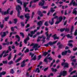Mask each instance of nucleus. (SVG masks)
Masks as SVG:
<instances>
[{"instance_id": "obj_62", "label": "nucleus", "mask_w": 77, "mask_h": 77, "mask_svg": "<svg viewBox=\"0 0 77 77\" xmlns=\"http://www.w3.org/2000/svg\"><path fill=\"white\" fill-rule=\"evenodd\" d=\"M26 76L27 77H29V73L28 72L26 73Z\"/></svg>"}, {"instance_id": "obj_16", "label": "nucleus", "mask_w": 77, "mask_h": 77, "mask_svg": "<svg viewBox=\"0 0 77 77\" xmlns=\"http://www.w3.org/2000/svg\"><path fill=\"white\" fill-rule=\"evenodd\" d=\"M15 37L16 38H17V39H18V42H20V36H19L18 35H16L15 36Z\"/></svg>"}, {"instance_id": "obj_29", "label": "nucleus", "mask_w": 77, "mask_h": 77, "mask_svg": "<svg viewBox=\"0 0 77 77\" xmlns=\"http://www.w3.org/2000/svg\"><path fill=\"white\" fill-rule=\"evenodd\" d=\"M25 66H26L25 63H21V67H24Z\"/></svg>"}, {"instance_id": "obj_38", "label": "nucleus", "mask_w": 77, "mask_h": 77, "mask_svg": "<svg viewBox=\"0 0 77 77\" xmlns=\"http://www.w3.org/2000/svg\"><path fill=\"white\" fill-rule=\"evenodd\" d=\"M77 72V70H74V71H73V72H72L70 73V75H72V74H74V73H75V72Z\"/></svg>"}, {"instance_id": "obj_33", "label": "nucleus", "mask_w": 77, "mask_h": 77, "mask_svg": "<svg viewBox=\"0 0 77 77\" xmlns=\"http://www.w3.org/2000/svg\"><path fill=\"white\" fill-rule=\"evenodd\" d=\"M10 73L12 74H13L14 73V69H11Z\"/></svg>"}, {"instance_id": "obj_42", "label": "nucleus", "mask_w": 77, "mask_h": 77, "mask_svg": "<svg viewBox=\"0 0 77 77\" xmlns=\"http://www.w3.org/2000/svg\"><path fill=\"white\" fill-rule=\"evenodd\" d=\"M19 18H20V19H21V20H24V16L23 15L20 16Z\"/></svg>"}, {"instance_id": "obj_15", "label": "nucleus", "mask_w": 77, "mask_h": 77, "mask_svg": "<svg viewBox=\"0 0 77 77\" xmlns=\"http://www.w3.org/2000/svg\"><path fill=\"white\" fill-rule=\"evenodd\" d=\"M51 35H52V34H50L49 35H48V36H46L47 38H46L47 40L48 41H49L50 38L51 36Z\"/></svg>"}, {"instance_id": "obj_32", "label": "nucleus", "mask_w": 77, "mask_h": 77, "mask_svg": "<svg viewBox=\"0 0 77 77\" xmlns=\"http://www.w3.org/2000/svg\"><path fill=\"white\" fill-rule=\"evenodd\" d=\"M9 42H7V43H3L2 44V45H9Z\"/></svg>"}, {"instance_id": "obj_23", "label": "nucleus", "mask_w": 77, "mask_h": 77, "mask_svg": "<svg viewBox=\"0 0 77 77\" xmlns=\"http://www.w3.org/2000/svg\"><path fill=\"white\" fill-rule=\"evenodd\" d=\"M77 9V8H75V9H73V11L72 14H74L75 13H77V11H76V10Z\"/></svg>"}, {"instance_id": "obj_36", "label": "nucleus", "mask_w": 77, "mask_h": 77, "mask_svg": "<svg viewBox=\"0 0 77 77\" xmlns=\"http://www.w3.org/2000/svg\"><path fill=\"white\" fill-rule=\"evenodd\" d=\"M38 46V44H35L33 46V48H36V47H37Z\"/></svg>"}, {"instance_id": "obj_45", "label": "nucleus", "mask_w": 77, "mask_h": 77, "mask_svg": "<svg viewBox=\"0 0 77 77\" xmlns=\"http://www.w3.org/2000/svg\"><path fill=\"white\" fill-rule=\"evenodd\" d=\"M29 52V50L28 49H26V50L24 51V53H27Z\"/></svg>"}, {"instance_id": "obj_34", "label": "nucleus", "mask_w": 77, "mask_h": 77, "mask_svg": "<svg viewBox=\"0 0 77 77\" xmlns=\"http://www.w3.org/2000/svg\"><path fill=\"white\" fill-rule=\"evenodd\" d=\"M42 38L43 39V41H44V40L46 39V37L45 36H44V35H42Z\"/></svg>"}, {"instance_id": "obj_60", "label": "nucleus", "mask_w": 77, "mask_h": 77, "mask_svg": "<svg viewBox=\"0 0 77 77\" xmlns=\"http://www.w3.org/2000/svg\"><path fill=\"white\" fill-rule=\"evenodd\" d=\"M15 44H16V45H17V46L18 45H20V44L18 43V42L17 41H16L15 42Z\"/></svg>"}, {"instance_id": "obj_49", "label": "nucleus", "mask_w": 77, "mask_h": 77, "mask_svg": "<svg viewBox=\"0 0 77 77\" xmlns=\"http://www.w3.org/2000/svg\"><path fill=\"white\" fill-rule=\"evenodd\" d=\"M48 8V6H43L42 7V8L43 9H47Z\"/></svg>"}, {"instance_id": "obj_8", "label": "nucleus", "mask_w": 77, "mask_h": 77, "mask_svg": "<svg viewBox=\"0 0 77 77\" xmlns=\"http://www.w3.org/2000/svg\"><path fill=\"white\" fill-rule=\"evenodd\" d=\"M45 21V20H43L42 21H41L39 22H38L37 23V25H38L39 26H42V24H43V23Z\"/></svg>"}, {"instance_id": "obj_51", "label": "nucleus", "mask_w": 77, "mask_h": 77, "mask_svg": "<svg viewBox=\"0 0 77 77\" xmlns=\"http://www.w3.org/2000/svg\"><path fill=\"white\" fill-rule=\"evenodd\" d=\"M11 31H12V32H14V28L13 27H12L11 28Z\"/></svg>"}, {"instance_id": "obj_50", "label": "nucleus", "mask_w": 77, "mask_h": 77, "mask_svg": "<svg viewBox=\"0 0 77 77\" xmlns=\"http://www.w3.org/2000/svg\"><path fill=\"white\" fill-rule=\"evenodd\" d=\"M69 31V28L67 29L66 28V29H65V32H68Z\"/></svg>"}, {"instance_id": "obj_52", "label": "nucleus", "mask_w": 77, "mask_h": 77, "mask_svg": "<svg viewBox=\"0 0 77 77\" xmlns=\"http://www.w3.org/2000/svg\"><path fill=\"white\" fill-rule=\"evenodd\" d=\"M17 57V54H15V55L14 56V57L13 58V60L15 61V59H16V58Z\"/></svg>"}, {"instance_id": "obj_27", "label": "nucleus", "mask_w": 77, "mask_h": 77, "mask_svg": "<svg viewBox=\"0 0 77 77\" xmlns=\"http://www.w3.org/2000/svg\"><path fill=\"white\" fill-rule=\"evenodd\" d=\"M20 35H21V36H22V38H23L24 37V33H23V32H20Z\"/></svg>"}, {"instance_id": "obj_39", "label": "nucleus", "mask_w": 77, "mask_h": 77, "mask_svg": "<svg viewBox=\"0 0 77 77\" xmlns=\"http://www.w3.org/2000/svg\"><path fill=\"white\" fill-rule=\"evenodd\" d=\"M34 15H35V12H32L31 15V18H33Z\"/></svg>"}, {"instance_id": "obj_30", "label": "nucleus", "mask_w": 77, "mask_h": 77, "mask_svg": "<svg viewBox=\"0 0 77 77\" xmlns=\"http://www.w3.org/2000/svg\"><path fill=\"white\" fill-rule=\"evenodd\" d=\"M45 26H48L49 24L48 23V21H46L44 23Z\"/></svg>"}, {"instance_id": "obj_22", "label": "nucleus", "mask_w": 77, "mask_h": 77, "mask_svg": "<svg viewBox=\"0 0 77 77\" xmlns=\"http://www.w3.org/2000/svg\"><path fill=\"white\" fill-rule=\"evenodd\" d=\"M37 72H38V73H39V72H40V71L39 70V68H36V70L35 71V72H37Z\"/></svg>"}, {"instance_id": "obj_10", "label": "nucleus", "mask_w": 77, "mask_h": 77, "mask_svg": "<svg viewBox=\"0 0 77 77\" xmlns=\"http://www.w3.org/2000/svg\"><path fill=\"white\" fill-rule=\"evenodd\" d=\"M68 53V51H64L62 52L61 53L62 55V56H65L67 54V53Z\"/></svg>"}, {"instance_id": "obj_35", "label": "nucleus", "mask_w": 77, "mask_h": 77, "mask_svg": "<svg viewBox=\"0 0 77 77\" xmlns=\"http://www.w3.org/2000/svg\"><path fill=\"white\" fill-rule=\"evenodd\" d=\"M51 11L52 13L54 12L55 11V10H53V8H51Z\"/></svg>"}, {"instance_id": "obj_44", "label": "nucleus", "mask_w": 77, "mask_h": 77, "mask_svg": "<svg viewBox=\"0 0 77 77\" xmlns=\"http://www.w3.org/2000/svg\"><path fill=\"white\" fill-rule=\"evenodd\" d=\"M49 67H48L47 68H45L44 69V71L45 72L46 71H47V70H48V69Z\"/></svg>"}, {"instance_id": "obj_4", "label": "nucleus", "mask_w": 77, "mask_h": 77, "mask_svg": "<svg viewBox=\"0 0 77 77\" xmlns=\"http://www.w3.org/2000/svg\"><path fill=\"white\" fill-rule=\"evenodd\" d=\"M58 20L59 21H57L55 22V24H59V23L61 21H62V20H63V17L62 16H60L58 18Z\"/></svg>"}, {"instance_id": "obj_54", "label": "nucleus", "mask_w": 77, "mask_h": 77, "mask_svg": "<svg viewBox=\"0 0 77 77\" xmlns=\"http://www.w3.org/2000/svg\"><path fill=\"white\" fill-rule=\"evenodd\" d=\"M30 33L31 34V35H33V34H35V32H34L33 31H31Z\"/></svg>"}, {"instance_id": "obj_43", "label": "nucleus", "mask_w": 77, "mask_h": 77, "mask_svg": "<svg viewBox=\"0 0 77 77\" xmlns=\"http://www.w3.org/2000/svg\"><path fill=\"white\" fill-rule=\"evenodd\" d=\"M32 3H33V1H32L30 2V5L29 6V8H31L32 6Z\"/></svg>"}, {"instance_id": "obj_31", "label": "nucleus", "mask_w": 77, "mask_h": 77, "mask_svg": "<svg viewBox=\"0 0 77 77\" xmlns=\"http://www.w3.org/2000/svg\"><path fill=\"white\" fill-rule=\"evenodd\" d=\"M48 52H45L43 53V55H44L45 57L47 55V54H48Z\"/></svg>"}, {"instance_id": "obj_46", "label": "nucleus", "mask_w": 77, "mask_h": 77, "mask_svg": "<svg viewBox=\"0 0 77 77\" xmlns=\"http://www.w3.org/2000/svg\"><path fill=\"white\" fill-rule=\"evenodd\" d=\"M48 32H49L48 31L45 32V35H46V36H48Z\"/></svg>"}, {"instance_id": "obj_1", "label": "nucleus", "mask_w": 77, "mask_h": 77, "mask_svg": "<svg viewBox=\"0 0 77 77\" xmlns=\"http://www.w3.org/2000/svg\"><path fill=\"white\" fill-rule=\"evenodd\" d=\"M29 3V2H23V8H24L25 9V11L26 12H27V11L28 12H30V11L29 10H28L29 8H27L26 6H27V5Z\"/></svg>"}, {"instance_id": "obj_53", "label": "nucleus", "mask_w": 77, "mask_h": 77, "mask_svg": "<svg viewBox=\"0 0 77 77\" xmlns=\"http://www.w3.org/2000/svg\"><path fill=\"white\" fill-rule=\"evenodd\" d=\"M22 44V42H20V45L19 46L20 47H22L23 45Z\"/></svg>"}, {"instance_id": "obj_19", "label": "nucleus", "mask_w": 77, "mask_h": 77, "mask_svg": "<svg viewBox=\"0 0 77 77\" xmlns=\"http://www.w3.org/2000/svg\"><path fill=\"white\" fill-rule=\"evenodd\" d=\"M6 74V72H4V71H3L2 72H1L0 74L1 75H5Z\"/></svg>"}, {"instance_id": "obj_61", "label": "nucleus", "mask_w": 77, "mask_h": 77, "mask_svg": "<svg viewBox=\"0 0 77 77\" xmlns=\"http://www.w3.org/2000/svg\"><path fill=\"white\" fill-rule=\"evenodd\" d=\"M11 48L12 49H15V46L14 45H12L11 47Z\"/></svg>"}, {"instance_id": "obj_56", "label": "nucleus", "mask_w": 77, "mask_h": 77, "mask_svg": "<svg viewBox=\"0 0 77 77\" xmlns=\"http://www.w3.org/2000/svg\"><path fill=\"white\" fill-rule=\"evenodd\" d=\"M30 39V38H29V36H28L27 37V38L25 39V40H26V41H29Z\"/></svg>"}, {"instance_id": "obj_48", "label": "nucleus", "mask_w": 77, "mask_h": 77, "mask_svg": "<svg viewBox=\"0 0 77 77\" xmlns=\"http://www.w3.org/2000/svg\"><path fill=\"white\" fill-rule=\"evenodd\" d=\"M0 27H1V29H2V28H3V27H4V24H2L0 25Z\"/></svg>"}, {"instance_id": "obj_20", "label": "nucleus", "mask_w": 77, "mask_h": 77, "mask_svg": "<svg viewBox=\"0 0 77 77\" xmlns=\"http://www.w3.org/2000/svg\"><path fill=\"white\" fill-rule=\"evenodd\" d=\"M44 5V2H43V3L42 2H39L38 5H41V6H43Z\"/></svg>"}, {"instance_id": "obj_47", "label": "nucleus", "mask_w": 77, "mask_h": 77, "mask_svg": "<svg viewBox=\"0 0 77 77\" xmlns=\"http://www.w3.org/2000/svg\"><path fill=\"white\" fill-rule=\"evenodd\" d=\"M8 18H9V16H8L6 17L5 18V20L6 21H7V20H8Z\"/></svg>"}, {"instance_id": "obj_57", "label": "nucleus", "mask_w": 77, "mask_h": 77, "mask_svg": "<svg viewBox=\"0 0 77 77\" xmlns=\"http://www.w3.org/2000/svg\"><path fill=\"white\" fill-rule=\"evenodd\" d=\"M30 27V24H28L26 26V28H27V27Z\"/></svg>"}, {"instance_id": "obj_28", "label": "nucleus", "mask_w": 77, "mask_h": 77, "mask_svg": "<svg viewBox=\"0 0 77 77\" xmlns=\"http://www.w3.org/2000/svg\"><path fill=\"white\" fill-rule=\"evenodd\" d=\"M67 45H69V47H71V48L73 47V45H72V44L71 43H68Z\"/></svg>"}, {"instance_id": "obj_64", "label": "nucleus", "mask_w": 77, "mask_h": 77, "mask_svg": "<svg viewBox=\"0 0 77 77\" xmlns=\"http://www.w3.org/2000/svg\"><path fill=\"white\" fill-rule=\"evenodd\" d=\"M77 48H74L73 49V51H76V50H77Z\"/></svg>"}, {"instance_id": "obj_9", "label": "nucleus", "mask_w": 77, "mask_h": 77, "mask_svg": "<svg viewBox=\"0 0 77 77\" xmlns=\"http://www.w3.org/2000/svg\"><path fill=\"white\" fill-rule=\"evenodd\" d=\"M9 11H10V8H8V9L7 11H2V15H5L6 14H8L9 13Z\"/></svg>"}, {"instance_id": "obj_26", "label": "nucleus", "mask_w": 77, "mask_h": 77, "mask_svg": "<svg viewBox=\"0 0 77 77\" xmlns=\"http://www.w3.org/2000/svg\"><path fill=\"white\" fill-rule=\"evenodd\" d=\"M8 63L9 64V65H11V64H13L14 63V61H13L12 60L11 61H9Z\"/></svg>"}, {"instance_id": "obj_2", "label": "nucleus", "mask_w": 77, "mask_h": 77, "mask_svg": "<svg viewBox=\"0 0 77 77\" xmlns=\"http://www.w3.org/2000/svg\"><path fill=\"white\" fill-rule=\"evenodd\" d=\"M74 0H72L70 3L69 4V6H72L73 5V6H77V3L76 4L75 2H74Z\"/></svg>"}, {"instance_id": "obj_37", "label": "nucleus", "mask_w": 77, "mask_h": 77, "mask_svg": "<svg viewBox=\"0 0 77 77\" xmlns=\"http://www.w3.org/2000/svg\"><path fill=\"white\" fill-rule=\"evenodd\" d=\"M18 12V14H17V16L18 17H20V11H17Z\"/></svg>"}, {"instance_id": "obj_18", "label": "nucleus", "mask_w": 77, "mask_h": 77, "mask_svg": "<svg viewBox=\"0 0 77 77\" xmlns=\"http://www.w3.org/2000/svg\"><path fill=\"white\" fill-rule=\"evenodd\" d=\"M12 56V53H11L9 54V56L8 58V60H11V56Z\"/></svg>"}, {"instance_id": "obj_21", "label": "nucleus", "mask_w": 77, "mask_h": 77, "mask_svg": "<svg viewBox=\"0 0 77 77\" xmlns=\"http://www.w3.org/2000/svg\"><path fill=\"white\" fill-rule=\"evenodd\" d=\"M47 59H48V58H47V57H46L44 59V61L45 62H46V63H48V61L47 60Z\"/></svg>"}, {"instance_id": "obj_14", "label": "nucleus", "mask_w": 77, "mask_h": 77, "mask_svg": "<svg viewBox=\"0 0 77 77\" xmlns=\"http://www.w3.org/2000/svg\"><path fill=\"white\" fill-rule=\"evenodd\" d=\"M29 14H26L25 15V18H27V20H29V18H30V16H29Z\"/></svg>"}, {"instance_id": "obj_6", "label": "nucleus", "mask_w": 77, "mask_h": 77, "mask_svg": "<svg viewBox=\"0 0 77 77\" xmlns=\"http://www.w3.org/2000/svg\"><path fill=\"white\" fill-rule=\"evenodd\" d=\"M16 9L17 11H20V10H19V9L20 11H21L22 10L21 6L19 5H16Z\"/></svg>"}, {"instance_id": "obj_41", "label": "nucleus", "mask_w": 77, "mask_h": 77, "mask_svg": "<svg viewBox=\"0 0 77 77\" xmlns=\"http://www.w3.org/2000/svg\"><path fill=\"white\" fill-rule=\"evenodd\" d=\"M2 63H3L4 64H7L8 62L7 61H2Z\"/></svg>"}, {"instance_id": "obj_17", "label": "nucleus", "mask_w": 77, "mask_h": 77, "mask_svg": "<svg viewBox=\"0 0 77 77\" xmlns=\"http://www.w3.org/2000/svg\"><path fill=\"white\" fill-rule=\"evenodd\" d=\"M36 55H35L34 56L33 58L31 59V61H32V60H36Z\"/></svg>"}, {"instance_id": "obj_59", "label": "nucleus", "mask_w": 77, "mask_h": 77, "mask_svg": "<svg viewBox=\"0 0 77 77\" xmlns=\"http://www.w3.org/2000/svg\"><path fill=\"white\" fill-rule=\"evenodd\" d=\"M54 40H56V39H59V37H57V36H55L54 37Z\"/></svg>"}, {"instance_id": "obj_7", "label": "nucleus", "mask_w": 77, "mask_h": 77, "mask_svg": "<svg viewBox=\"0 0 77 77\" xmlns=\"http://www.w3.org/2000/svg\"><path fill=\"white\" fill-rule=\"evenodd\" d=\"M61 65L62 66H63V65H65V66H64V68H68V63H63L61 64Z\"/></svg>"}, {"instance_id": "obj_63", "label": "nucleus", "mask_w": 77, "mask_h": 77, "mask_svg": "<svg viewBox=\"0 0 77 77\" xmlns=\"http://www.w3.org/2000/svg\"><path fill=\"white\" fill-rule=\"evenodd\" d=\"M21 26L22 27L24 26V24H23V22H22L21 23Z\"/></svg>"}, {"instance_id": "obj_58", "label": "nucleus", "mask_w": 77, "mask_h": 77, "mask_svg": "<svg viewBox=\"0 0 77 77\" xmlns=\"http://www.w3.org/2000/svg\"><path fill=\"white\" fill-rule=\"evenodd\" d=\"M42 14V12L41 11H39L38 12V15H41Z\"/></svg>"}, {"instance_id": "obj_11", "label": "nucleus", "mask_w": 77, "mask_h": 77, "mask_svg": "<svg viewBox=\"0 0 77 77\" xmlns=\"http://www.w3.org/2000/svg\"><path fill=\"white\" fill-rule=\"evenodd\" d=\"M8 50L7 51L6 53H9V51H12L11 46L8 47Z\"/></svg>"}, {"instance_id": "obj_13", "label": "nucleus", "mask_w": 77, "mask_h": 77, "mask_svg": "<svg viewBox=\"0 0 77 77\" xmlns=\"http://www.w3.org/2000/svg\"><path fill=\"white\" fill-rule=\"evenodd\" d=\"M2 32H1L0 34V35H2V38H3V37H5L6 35V32H3V35H2Z\"/></svg>"}, {"instance_id": "obj_25", "label": "nucleus", "mask_w": 77, "mask_h": 77, "mask_svg": "<svg viewBox=\"0 0 77 77\" xmlns=\"http://www.w3.org/2000/svg\"><path fill=\"white\" fill-rule=\"evenodd\" d=\"M35 55V54H33L32 52H31L29 54V56H31V57H33V56Z\"/></svg>"}, {"instance_id": "obj_5", "label": "nucleus", "mask_w": 77, "mask_h": 77, "mask_svg": "<svg viewBox=\"0 0 77 77\" xmlns=\"http://www.w3.org/2000/svg\"><path fill=\"white\" fill-rule=\"evenodd\" d=\"M57 41H58V40L55 41L53 42H52L51 41H50L48 43V44L51 46V45H54V44H55L56 43H57Z\"/></svg>"}, {"instance_id": "obj_55", "label": "nucleus", "mask_w": 77, "mask_h": 77, "mask_svg": "<svg viewBox=\"0 0 77 77\" xmlns=\"http://www.w3.org/2000/svg\"><path fill=\"white\" fill-rule=\"evenodd\" d=\"M74 30V26H72V28L71 29V32H72V31H73V30Z\"/></svg>"}, {"instance_id": "obj_12", "label": "nucleus", "mask_w": 77, "mask_h": 77, "mask_svg": "<svg viewBox=\"0 0 77 77\" xmlns=\"http://www.w3.org/2000/svg\"><path fill=\"white\" fill-rule=\"evenodd\" d=\"M51 21L49 20V23L50 24H51V25H53V24H54V18H52L51 19Z\"/></svg>"}, {"instance_id": "obj_24", "label": "nucleus", "mask_w": 77, "mask_h": 77, "mask_svg": "<svg viewBox=\"0 0 77 77\" xmlns=\"http://www.w3.org/2000/svg\"><path fill=\"white\" fill-rule=\"evenodd\" d=\"M65 28H61L60 29V31L61 32H64V31H65Z\"/></svg>"}, {"instance_id": "obj_3", "label": "nucleus", "mask_w": 77, "mask_h": 77, "mask_svg": "<svg viewBox=\"0 0 77 77\" xmlns=\"http://www.w3.org/2000/svg\"><path fill=\"white\" fill-rule=\"evenodd\" d=\"M66 75V71L64 70L62 72H61L60 73V75L58 77H61V76H62V75L63 76H65Z\"/></svg>"}, {"instance_id": "obj_40", "label": "nucleus", "mask_w": 77, "mask_h": 77, "mask_svg": "<svg viewBox=\"0 0 77 77\" xmlns=\"http://www.w3.org/2000/svg\"><path fill=\"white\" fill-rule=\"evenodd\" d=\"M14 24H17V19H14Z\"/></svg>"}]
</instances>
